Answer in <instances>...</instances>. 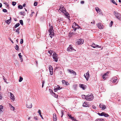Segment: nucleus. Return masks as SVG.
I'll use <instances>...</instances> for the list:
<instances>
[{
	"instance_id": "obj_53",
	"label": "nucleus",
	"mask_w": 121,
	"mask_h": 121,
	"mask_svg": "<svg viewBox=\"0 0 121 121\" xmlns=\"http://www.w3.org/2000/svg\"><path fill=\"white\" fill-rule=\"evenodd\" d=\"M61 113H62V116H61V117H62L64 115V113L62 111H61Z\"/></svg>"
},
{
	"instance_id": "obj_18",
	"label": "nucleus",
	"mask_w": 121,
	"mask_h": 121,
	"mask_svg": "<svg viewBox=\"0 0 121 121\" xmlns=\"http://www.w3.org/2000/svg\"><path fill=\"white\" fill-rule=\"evenodd\" d=\"M26 106L27 108H30L32 106V103H28L26 104Z\"/></svg>"
},
{
	"instance_id": "obj_43",
	"label": "nucleus",
	"mask_w": 121,
	"mask_h": 121,
	"mask_svg": "<svg viewBox=\"0 0 121 121\" xmlns=\"http://www.w3.org/2000/svg\"><path fill=\"white\" fill-rule=\"evenodd\" d=\"M23 42V39H21V40L20 43L21 44H22Z\"/></svg>"
},
{
	"instance_id": "obj_29",
	"label": "nucleus",
	"mask_w": 121,
	"mask_h": 121,
	"mask_svg": "<svg viewBox=\"0 0 121 121\" xmlns=\"http://www.w3.org/2000/svg\"><path fill=\"white\" fill-rule=\"evenodd\" d=\"M15 48L18 51L19 49V47L17 45H16V46H15Z\"/></svg>"
},
{
	"instance_id": "obj_61",
	"label": "nucleus",
	"mask_w": 121,
	"mask_h": 121,
	"mask_svg": "<svg viewBox=\"0 0 121 121\" xmlns=\"http://www.w3.org/2000/svg\"><path fill=\"white\" fill-rule=\"evenodd\" d=\"M43 84H42V87H43Z\"/></svg>"
},
{
	"instance_id": "obj_35",
	"label": "nucleus",
	"mask_w": 121,
	"mask_h": 121,
	"mask_svg": "<svg viewBox=\"0 0 121 121\" xmlns=\"http://www.w3.org/2000/svg\"><path fill=\"white\" fill-rule=\"evenodd\" d=\"M20 24L22 25H23V22L22 20H20Z\"/></svg>"
},
{
	"instance_id": "obj_34",
	"label": "nucleus",
	"mask_w": 121,
	"mask_h": 121,
	"mask_svg": "<svg viewBox=\"0 0 121 121\" xmlns=\"http://www.w3.org/2000/svg\"><path fill=\"white\" fill-rule=\"evenodd\" d=\"M23 78L21 76L20 77V79L19 80V82H21L23 80Z\"/></svg>"
},
{
	"instance_id": "obj_33",
	"label": "nucleus",
	"mask_w": 121,
	"mask_h": 121,
	"mask_svg": "<svg viewBox=\"0 0 121 121\" xmlns=\"http://www.w3.org/2000/svg\"><path fill=\"white\" fill-rule=\"evenodd\" d=\"M20 13L21 15H22L23 16H25L24 12H20Z\"/></svg>"
},
{
	"instance_id": "obj_30",
	"label": "nucleus",
	"mask_w": 121,
	"mask_h": 121,
	"mask_svg": "<svg viewBox=\"0 0 121 121\" xmlns=\"http://www.w3.org/2000/svg\"><path fill=\"white\" fill-rule=\"evenodd\" d=\"M80 87L84 90L85 89V87L84 85L82 84H81L80 85Z\"/></svg>"
},
{
	"instance_id": "obj_37",
	"label": "nucleus",
	"mask_w": 121,
	"mask_h": 121,
	"mask_svg": "<svg viewBox=\"0 0 121 121\" xmlns=\"http://www.w3.org/2000/svg\"><path fill=\"white\" fill-rule=\"evenodd\" d=\"M18 8L20 9H22L23 8V7L22 5H19L18 6Z\"/></svg>"
},
{
	"instance_id": "obj_4",
	"label": "nucleus",
	"mask_w": 121,
	"mask_h": 121,
	"mask_svg": "<svg viewBox=\"0 0 121 121\" xmlns=\"http://www.w3.org/2000/svg\"><path fill=\"white\" fill-rule=\"evenodd\" d=\"M72 27L73 28L74 30L75 31L77 29H79L80 27L75 22H74L72 26Z\"/></svg>"
},
{
	"instance_id": "obj_50",
	"label": "nucleus",
	"mask_w": 121,
	"mask_h": 121,
	"mask_svg": "<svg viewBox=\"0 0 121 121\" xmlns=\"http://www.w3.org/2000/svg\"><path fill=\"white\" fill-rule=\"evenodd\" d=\"M113 22L112 21H111V26H112V25L113 24Z\"/></svg>"
},
{
	"instance_id": "obj_51",
	"label": "nucleus",
	"mask_w": 121,
	"mask_h": 121,
	"mask_svg": "<svg viewBox=\"0 0 121 121\" xmlns=\"http://www.w3.org/2000/svg\"><path fill=\"white\" fill-rule=\"evenodd\" d=\"M71 119L73 120H74H74H75V119H74V117H72V118H71Z\"/></svg>"
},
{
	"instance_id": "obj_56",
	"label": "nucleus",
	"mask_w": 121,
	"mask_h": 121,
	"mask_svg": "<svg viewBox=\"0 0 121 121\" xmlns=\"http://www.w3.org/2000/svg\"><path fill=\"white\" fill-rule=\"evenodd\" d=\"M11 109H12V110H14V109H15V108L13 107V106H12V107L11 108Z\"/></svg>"
},
{
	"instance_id": "obj_27",
	"label": "nucleus",
	"mask_w": 121,
	"mask_h": 121,
	"mask_svg": "<svg viewBox=\"0 0 121 121\" xmlns=\"http://www.w3.org/2000/svg\"><path fill=\"white\" fill-rule=\"evenodd\" d=\"M52 94L54 97L55 98L58 97V95H56L55 93L54 92H52Z\"/></svg>"
},
{
	"instance_id": "obj_64",
	"label": "nucleus",
	"mask_w": 121,
	"mask_h": 121,
	"mask_svg": "<svg viewBox=\"0 0 121 121\" xmlns=\"http://www.w3.org/2000/svg\"><path fill=\"white\" fill-rule=\"evenodd\" d=\"M25 9V11H27V9H25V8H24Z\"/></svg>"
},
{
	"instance_id": "obj_12",
	"label": "nucleus",
	"mask_w": 121,
	"mask_h": 121,
	"mask_svg": "<svg viewBox=\"0 0 121 121\" xmlns=\"http://www.w3.org/2000/svg\"><path fill=\"white\" fill-rule=\"evenodd\" d=\"M61 88L58 85L56 86H55L54 88V90L55 92H56L58 90H60Z\"/></svg>"
},
{
	"instance_id": "obj_14",
	"label": "nucleus",
	"mask_w": 121,
	"mask_h": 121,
	"mask_svg": "<svg viewBox=\"0 0 121 121\" xmlns=\"http://www.w3.org/2000/svg\"><path fill=\"white\" fill-rule=\"evenodd\" d=\"M84 40L83 39H79L78 41V44H81L83 43Z\"/></svg>"
},
{
	"instance_id": "obj_32",
	"label": "nucleus",
	"mask_w": 121,
	"mask_h": 121,
	"mask_svg": "<svg viewBox=\"0 0 121 121\" xmlns=\"http://www.w3.org/2000/svg\"><path fill=\"white\" fill-rule=\"evenodd\" d=\"M19 30H20V28H18L17 29H16L15 31L18 34H19Z\"/></svg>"
},
{
	"instance_id": "obj_39",
	"label": "nucleus",
	"mask_w": 121,
	"mask_h": 121,
	"mask_svg": "<svg viewBox=\"0 0 121 121\" xmlns=\"http://www.w3.org/2000/svg\"><path fill=\"white\" fill-rule=\"evenodd\" d=\"M16 4V2H12V4L13 5V6H14Z\"/></svg>"
},
{
	"instance_id": "obj_47",
	"label": "nucleus",
	"mask_w": 121,
	"mask_h": 121,
	"mask_svg": "<svg viewBox=\"0 0 121 121\" xmlns=\"http://www.w3.org/2000/svg\"><path fill=\"white\" fill-rule=\"evenodd\" d=\"M9 40H10L11 41V42L13 43H14L13 42V40L11 39L10 38H9Z\"/></svg>"
},
{
	"instance_id": "obj_55",
	"label": "nucleus",
	"mask_w": 121,
	"mask_h": 121,
	"mask_svg": "<svg viewBox=\"0 0 121 121\" xmlns=\"http://www.w3.org/2000/svg\"><path fill=\"white\" fill-rule=\"evenodd\" d=\"M81 4H83L84 3V1H82L81 2Z\"/></svg>"
},
{
	"instance_id": "obj_58",
	"label": "nucleus",
	"mask_w": 121,
	"mask_h": 121,
	"mask_svg": "<svg viewBox=\"0 0 121 121\" xmlns=\"http://www.w3.org/2000/svg\"><path fill=\"white\" fill-rule=\"evenodd\" d=\"M2 4L0 3V8H1L2 7Z\"/></svg>"
},
{
	"instance_id": "obj_24",
	"label": "nucleus",
	"mask_w": 121,
	"mask_h": 121,
	"mask_svg": "<svg viewBox=\"0 0 121 121\" xmlns=\"http://www.w3.org/2000/svg\"><path fill=\"white\" fill-rule=\"evenodd\" d=\"M62 82L63 84H65V85H69V83H68L66 82L64 80H63L62 81Z\"/></svg>"
},
{
	"instance_id": "obj_49",
	"label": "nucleus",
	"mask_w": 121,
	"mask_h": 121,
	"mask_svg": "<svg viewBox=\"0 0 121 121\" xmlns=\"http://www.w3.org/2000/svg\"><path fill=\"white\" fill-rule=\"evenodd\" d=\"M95 21H93L92 22H91V23L93 24H94L95 23Z\"/></svg>"
},
{
	"instance_id": "obj_28",
	"label": "nucleus",
	"mask_w": 121,
	"mask_h": 121,
	"mask_svg": "<svg viewBox=\"0 0 121 121\" xmlns=\"http://www.w3.org/2000/svg\"><path fill=\"white\" fill-rule=\"evenodd\" d=\"M18 56H19V57L21 61L22 62L23 60L22 58V56L21 55V53H20L18 54Z\"/></svg>"
},
{
	"instance_id": "obj_10",
	"label": "nucleus",
	"mask_w": 121,
	"mask_h": 121,
	"mask_svg": "<svg viewBox=\"0 0 121 121\" xmlns=\"http://www.w3.org/2000/svg\"><path fill=\"white\" fill-rule=\"evenodd\" d=\"M84 76L86 79V80L87 81H88V79L89 77H90L89 71H88L86 73V75L85 74H84Z\"/></svg>"
},
{
	"instance_id": "obj_7",
	"label": "nucleus",
	"mask_w": 121,
	"mask_h": 121,
	"mask_svg": "<svg viewBox=\"0 0 121 121\" xmlns=\"http://www.w3.org/2000/svg\"><path fill=\"white\" fill-rule=\"evenodd\" d=\"M98 114L100 116H104L105 117H108L109 116L108 114L104 112H102L101 113L98 112Z\"/></svg>"
},
{
	"instance_id": "obj_5",
	"label": "nucleus",
	"mask_w": 121,
	"mask_h": 121,
	"mask_svg": "<svg viewBox=\"0 0 121 121\" xmlns=\"http://www.w3.org/2000/svg\"><path fill=\"white\" fill-rule=\"evenodd\" d=\"M52 56L53 59H54L55 61L56 62H57L58 58V55L54 52L53 53Z\"/></svg>"
},
{
	"instance_id": "obj_60",
	"label": "nucleus",
	"mask_w": 121,
	"mask_h": 121,
	"mask_svg": "<svg viewBox=\"0 0 121 121\" xmlns=\"http://www.w3.org/2000/svg\"><path fill=\"white\" fill-rule=\"evenodd\" d=\"M1 97H1V95H0V99H1Z\"/></svg>"
},
{
	"instance_id": "obj_54",
	"label": "nucleus",
	"mask_w": 121,
	"mask_h": 121,
	"mask_svg": "<svg viewBox=\"0 0 121 121\" xmlns=\"http://www.w3.org/2000/svg\"><path fill=\"white\" fill-rule=\"evenodd\" d=\"M3 108V106L1 105H0V110H1V109Z\"/></svg>"
},
{
	"instance_id": "obj_59",
	"label": "nucleus",
	"mask_w": 121,
	"mask_h": 121,
	"mask_svg": "<svg viewBox=\"0 0 121 121\" xmlns=\"http://www.w3.org/2000/svg\"><path fill=\"white\" fill-rule=\"evenodd\" d=\"M26 5V4H24L23 5V6L24 7Z\"/></svg>"
},
{
	"instance_id": "obj_31",
	"label": "nucleus",
	"mask_w": 121,
	"mask_h": 121,
	"mask_svg": "<svg viewBox=\"0 0 121 121\" xmlns=\"http://www.w3.org/2000/svg\"><path fill=\"white\" fill-rule=\"evenodd\" d=\"M20 25V24L19 23H17L15 25L14 27L15 28H16L19 26Z\"/></svg>"
},
{
	"instance_id": "obj_57",
	"label": "nucleus",
	"mask_w": 121,
	"mask_h": 121,
	"mask_svg": "<svg viewBox=\"0 0 121 121\" xmlns=\"http://www.w3.org/2000/svg\"><path fill=\"white\" fill-rule=\"evenodd\" d=\"M40 116L42 117V118L43 119V117H42V115H41V114H40L39 115Z\"/></svg>"
},
{
	"instance_id": "obj_8",
	"label": "nucleus",
	"mask_w": 121,
	"mask_h": 121,
	"mask_svg": "<svg viewBox=\"0 0 121 121\" xmlns=\"http://www.w3.org/2000/svg\"><path fill=\"white\" fill-rule=\"evenodd\" d=\"M74 50L75 51V50L72 48V46L71 45H70L69 47H68L67 49V51L69 52H71Z\"/></svg>"
},
{
	"instance_id": "obj_15",
	"label": "nucleus",
	"mask_w": 121,
	"mask_h": 121,
	"mask_svg": "<svg viewBox=\"0 0 121 121\" xmlns=\"http://www.w3.org/2000/svg\"><path fill=\"white\" fill-rule=\"evenodd\" d=\"M91 46L92 47L94 48H95L96 47L100 48V46H99V45H96L94 43H93L92 44V45H91Z\"/></svg>"
},
{
	"instance_id": "obj_20",
	"label": "nucleus",
	"mask_w": 121,
	"mask_h": 121,
	"mask_svg": "<svg viewBox=\"0 0 121 121\" xmlns=\"http://www.w3.org/2000/svg\"><path fill=\"white\" fill-rule=\"evenodd\" d=\"M83 106L84 107H89V105L86 102H84L83 104Z\"/></svg>"
},
{
	"instance_id": "obj_1",
	"label": "nucleus",
	"mask_w": 121,
	"mask_h": 121,
	"mask_svg": "<svg viewBox=\"0 0 121 121\" xmlns=\"http://www.w3.org/2000/svg\"><path fill=\"white\" fill-rule=\"evenodd\" d=\"M58 11L60 13L63 12V13L65 14L66 16L67 17V18H68V17L69 18V16H68V15L69 14V13L66 12V11L64 8V7H60Z\"/></svg>"
},
{
	"instance_id": "obj_48",
	"label": "nucleus",
	"mask_w": 121,
	"mask_h": 121,
	"mask_svg": "<svg viewBox=\"0 0 121 121\" xmlns=\"http://www.w3.org/2000/svg\"><path fill=\"white\" fill-rule=\"evenodd\" d=\"M68 116L70 118H72V117L71 116V115H70V114H68Z\"/></svg>"
},
{
	"instance_id": "obj_19",
	"label": "nucleus",
	"mask_w": 121,
	"mask_h": 121,
	"mask_svg": "<svg viewBox=\"0 0 121 121\" xmlns=\"http://www.w3.org/2000/svg\"><path fill=\"white\" fill-rule=\"evenodd\" d=\"M68 70L69 71V72L70 73H73V74H75V75H76V72H75L74 71H73V70L68 69Z\"/></svg>"
},
{
	"instance_id": "obj_46",
	"label": "nucleus",
	"mask_w": 121,
	"mask_h": 121,
	"mask_svg": "<svg viewBox=\"0 0 121 121\" xmlns=\"http://www.w3.org/2000/svg\"><path fill=\"white\" fill-rule=\"evenodd\" d=\"M92 108H93L94 109H95L96 108L95 107L94 105H92Z\"/></svg>"
},
{
	"instance_id": "obj_38",
	"label": "nucleus",
	"mask_w": 121,
	"mask_h": 121,
	"mask_svg": "<svg viewBox=\"0 0 121 121\" xmlns=\"http://www.w3.org/2000/svg\"><path fill=\"white\" fill-rule=\"evenodd\" d=\"M82 98L86 99V96H85V95H82Z\"/></svg>"
},
{
	"instance_id": "obj_13",
	"label": "nucleus",
	"mask_w": 121,
	"mask_h": 121,
	"mask_svg": "<svg viewBox=\"0 0 121 121\" xmlns=\"http://www.w3.org/2000/svg\"><path fill=\"white\" fill-rule=\"evenodd\" d=\"M95 10L98 13L101 14L102 13V11L101 10L97 7L95 8Z\"/></svg>"
},
{
	"instance_id": "obj_25",
	"label": "nucleus",
	"mask_w": 121,
	"mask_h": 121,
	"mask_svg": "<svg viewBox=\"0 0 121 121\" xmlns=\"http://www.w3.org/2000/svg\"><path fill=\"white\" fill-rule=\"evenodd\" d=\"M53 119L54 121H56L57 120V118L56 116V115L55 114H53Z\"/></svg>"
},
{
	"instance_id": "obj_63",
	"label": "nucleus",
	"mask_w": 121,
	"mask_h": 121,
	"mask_svg": "<svg viewBox=\"0 0 121 121\" xmlns=\"http://www.w3.org/2000/svg\"><path fill=\"white\" fill-rule=\"evenodd\" d=\"M119 2H121V0H119Z\"/></svg>"
},
{
	"instance_id": "obj_22",
	"label": "nucleus",
	"mask_w": 121,
	"mask_h": 121,
	"mask_svg": "<svg viewBox=\"0 0 121 121\" xmlns=\"http://www.w3.org/2000/svg\"><path fill=\"white\" fill-rule=\"evenodd\" d=\"M5 21V22L7 23L8 24H9L11 22V17H10V19Z\"/></svg>"
},
{
	"instance_id": "obj_16",
	"label": "nucleus",
	"mask_w": 121,
	"mask_h": 121,
	"mask_svg": "<svg viewBox=\"0 0 121 121\" xmlns=\"http://www.w3.org/2000/svg\"><path fill=\"white\" fill-rule=\"evenodd\" d=\"M109 72L108 71L106 73H104L103 76V79H106L105 77L106 76H108V74Z\"/></svg>"
},
{
	"instance_id": "obj_11",
	"label": "nucleus",
	"mask_w": 121,
	"mask_h": 121,
	"mask_svg": "<svg viewBox=\"0 0 121 121\" xmlns=\"http://www.w3.org/2000/svg\"><path fill=\"white\" fill-rule=\"evenodd\" d=\"M97 25L99 29H102L104 28L103 25L100 22L98 23Z\"/></svg>"
},
{
	"instance_id": "obj_9",
	"label": "nucleus",
	"mask_w": 121,
	"mask_h": 121,
	"mask_svg": "<svg viewBox=\"0 0 121 121\" xmlns=\"http://www.w3.org/2000/svg\"><path fill=\"white\" fill-rule=\"evenodd\" d=\"M49 69L50 72V74L51 75H52L53 74V68L51 65H49Z\"/></svg>"
},
{
	"instance_id": "obj_36",
	"label": "nucleus",
	"mask_w": 121,
	"mask_h": 121,
	"mask_svg": "<svg viewBox=\"0 0 121 121\" xmlns=\"http://www.w3.org/2000/svg\"><path fill=\"white\" fill-rule=\"evenodd\" d=\"M112 1V2L114 4H115L116 5H117V4L116 3L115 1L114 0H111Z\"/></svg>"
},
{
	"instance_id": "obj_44",
	"label": "nucleus",
	"mask_w": 121,
	"mask_h": 121,
	"mask_svg": "<svg viewBox=\"0 0 121 121\" xmlns=\"http://www.w3.org/2000/svg\"><path fill=\"white\" fill-rule=\"evenodd\" d=\"M37 2H35V3H34V5L35 6H36L37 5Z\"/></svg>"
},
{
	"instance_id": "obj_62",
	"label": "nucleus",
	"mask_w": 121,
	"mask_h": 121,
	"mask_svg": "<svg viewBox=\"0 0 121 121\" xmlns=\"http://www.w3.org/2000/svg\"><path fill=\"white\" fill-rule=\"evenodd\" d=\"M35 62H36V63L37 64V63H38V62H37V60H36Z\"/></svg>"
},
{
	"instance_id": "obj_41",
	"label": "nucleus",
	"mask_w": 121,
	"mask_h": 121,
	"mask_svg": "<svg viewBox=\"0 0 121 121\" xmlns=\"http://www.w3.org/2000/svg\"><path fill=\"white\" fill-rule=\"evenodd\" d=\"M3 79L4 80V82H6V79H5V78L4 77V76H3Z\"/></svg>"
},
{
	"instance_id": "obj_3",
	"label": "nucleus",
	"mask_w": 121,
	"mask_h": 121,
	"mask_svg": "<svg viewBox=\"0 0 121 121\" xmlns=\"http://www.w3.org/2000/svg\"><path fill=\"white\" fill-rule=\"evenodd\" d=\"M86 99L87 100L90 101L94 99V96L92 94H90L86 96Z\"/></svg>"
},
{
	"instance_id": "obj_45",
	"label": "nucleus",
	"mask_w": 121,
	"mask_h": 121,
	"mask_svg": "<svg viewBox=\"0 0 121 121\" xmlns=\"http://www.w3.org/2000/svg\"><path fill=\"white\" fill-rule=\"evenodd\" d=\"M35 13L34 12H32V14L30 15V16L31 17H32L33 16V14H34Z\"/></svg>"
},
{
	"instance_id": "obj_42",
	"label": "nucleus",
	"mask_w": 121,
	"mask_h": 121,
	"mask_svg": "<svg viewBox=\"0 0 121 121\" xmlns=\"http://www.w3.org/2000/svg\"><path fill=\"white\" fill-rule=\"evenodd\" d=\"M3 11L4 12H7V10L6 9H3Z\"/></svg>"
},
{
	"instance_id": "obj_17",
	"label": "nucleus",
	"mask_w": 121,
	"mask_h": 121,
	"mask_svg": "<svg viewBox=\"0 0 121 121\" xmlns=\"http://www.w3.org/2000/svg\"><path fill=\"white\" fill-rule=\"evenodd\" d=\"M99 106L103 110L105 109L106 108L105 106L102 104H100Z\"/></svg>"
},
{
	"instance_id": "obj_21",
	"label": "nucleus",
	"mask_w": 121,
	"mask_h": 121,
	"mask_svg": "<svg viewBox=\"0 0 121 121\" xmlns=\"http://www.w3.org/2000/svg\"><path fill=\"white\" fill-rule=\"evenodd\" d=\"M10 98L11 99H12L13 101H14L15 99V98H14V96L13 95V94L12 93H10Z\"/></svg>"
},
{
	"instance_id": "obj_26",
	"label": "nucleus",
	"mask_w": 121,
	"mask_h": 121,
	"mask_svg": "<svg viewBox=\"0 0 121 121\" xmlns=\"http://www.w3.org/2000/svg\"><path fill=\"white\" fill-rule=\"evenodd\" d=\"M117 78L115 77V78L114 79V80H113V82L116 83V81H117V82H118V80H117Z\"/></svg>"
},
{
	"instance_id": "obj_23",
	"label": "nucleus",
	"mask_w": 121,
	"mask_h": 121,
	"mask_svg": "<svg viewBox=\"0 0 121 121\" xmlns=\"http://www.w3.org/2000/svg\"><path fill=\"white\" fill-rule=\"evenodd\" d=\"M52 52L51 50H50L48 52L47 54L49 56H51L52 55Z\"/></svg>"
},
{
	"instance_id": "obj_6",
	"label": "nucleus",
	"mask_w": 121,
	"mask_h": 121,
	"mask_svg": "<svg viewBox=\"0 0 121 121\" xmlns=\"http://www.w3.org/2000/svg\"><path fill=\"white\" fill-rule=\"evenodd\" d=\"M114 15L118 19H120L121 18V15L120 14L117 12V11H115L114 12Z\"/></svg>"
},
{
	"instance_id": "obj_52",
	"label": "nucleus",
	"mask_w": 121,
	"mask_h": 121,
	"mask_svg": "<svg viewBox=\"0 0 121 121\" xmlns=\"http://www.w3.org/2000/svg\"><path fill=\"white\" fill-rule=\"evenodd\" d=\"M4 3V4H5L7 6H9V5H8V4L6 2H5V3Z\"/></svg>"
},
{
	"instance_id": "obj_2",
	"label": "nucleus",
	"mask_w": 121,
	"mask_h": 121,
	"mask_svg": "<svg viewBox=\"0 0 121 121\" xmlns=\"http://www.w3.org/2000/svg\"><path fill=\"white\" fill-rule=\"evenodd\" d=\"M53 28V27L52 26L48 30V31L50 33L49 35L51 38L53 37V36H54L55 35Z\"/></svg>"
},
{
	"instance_id": "obj_40",
	"label": "nucleus",
	"mask_w": 121,
	"mask_h": 121,
	"mask_svg": "<svg viewBox=\"0 0 121 121\" xmlns=\"http://www.w3.org/2000/svg\"><path fill=\"white\" fill-rule=\"evenodd\" d=\"M38 112L39 113V114L40 115L41 114V111L40 109L38 110Z\"/></svg>"
}]
</instances>
